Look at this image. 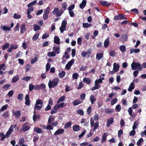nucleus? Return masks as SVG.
I'll return each mask as SVG.
<instances>
[{
	"instance_id": "41",
	"label": "nucleus",
	"mask_w": 146,
	"mask_h": 146,
	"mask_svg": "<svg viewBox=\"0 0 146 146\" xmlns=\"http://www.w3.org/2000/svg\"><path fill=\"white\" fill-rule=\"evenodd\" d=\"M139 124V122L138 121H136L134 123L133 125L132 129H136L137 127L138 126Z\"/></svg>"
},
{
	"instance_id": "23",
	"label": "nucleus",
	"mask_w": 146,
	"mask_h": 146,
	"mask_svg": "<svg viewBox=\"0 0 146 146\" xmlns=\"http://www.w3.org/2000/svg\"><path fill=\"white\" fill-rule=\"evenodd\" d=\"M54 42L58 45L60 43V39L57 36H55L54 38Z\"/></svg>"
},
{
	"instance_id": "14",
	"label": "nucleus",
	"mask_w": 146,
	"mask_h": 146,
	"mask_svg": "<svg viewBox=\"0 0 146 146\" xmlns=\"http://www.w3.org/2000/svg\"><path fill=\"white\" fill-rule=\"evenodd\" d=\"M17 126L16 124L11 125L10 126L7 132V134L10 135L13 131V128Z\"/></svg>"
},
{
	"instance_id": "54",
	"label": "nucleus",
	"mask_w": 146,
	"mask_h": 146,
	"mask_svg": "<svg viewBox=\"0 0 146 146\" xmlns=\"http://www.w3.org/2000/svg\"><path fill=\"white\" fill-rule=\"evenodd\" d=\"M37 3V1L36 0H35L31 2L28 5V7H30L31 6L34 5L36 4Z\"/></svg>"
},
{
	"instance_id": "26",
	"label": "nucleus",
	"mask_w": 146,
	"mask_h": 146,
	"mask_svg": "<svg viewBox=\"0 0 146 146\" xmlns=\"http://www.w3.org/2000/svg\"><path fill=\"white\" fill-rule=\"evenodd\" d=\"M1 28L2 29L4 30L5 31H10L11 29L10 28L6 26L5 25H2L1 26Z\"/></svg>"
},
{
	"instance_id": "63",
	"label": "nucleus",
	"mask_w": 146,
	"mask_h": 146,
	"mask_svg": "<svg viewBox=\"0 0 146 146\" xmlns=\"http://www.w3.org/2000/svg\"><path fill=\"white\" fill-rule=\"evenodd\" d=\"M69 13L71 17H73L74 15V13L73 10H68Z\"/></svg>"
},
{
	"instance_id": "61",
	"label": "nucleus",
	"mask_w": 146,
	"mask_h": 146,
	"mask_svg": "<svg viewBox=\"0 0 146 146\" xmlns=\"http://www.w3.org/2000/svg\"><path fill=\"white\" fill-rule=\"evenodd\" d=\"M115 110L117 112H119L121 110V106L120 104L117 105L115 108Z\"/></svg>"
},
{
	"instance_id": "62",
	"label": "nucleus",
	"mask_w": 146,
	"mask_h": 146,
	"mask_svg": "<svg viewBox=\"0 0 146 146\" xmlns=\"http://www.w3.org/2000/svg\"><path fill=\"white\" fill-rule=\"evenodd\" d=\"M8 105L7 104H6L4 106H3L1 108L0 110V111H3L5 110H6L8 108Z\"/></svg>"
},
{
	"instance_id": "33",
	"label": "nucleus",
	"mask_w": 146,
	"mask_h": 146,
	"mask_svg": "<svg viewBox=\"0 0 146 146\" xmlns=\"http://www.w3.org/2000/svg\"><path fill=\"white\" fill-rule=\"evenodd\" d=\"M90 100L91 104H93L96 100V98H95L94 95H91L90 96Z\"/></svg>"
},
{
	"instance_id": "49",
	"label": "nucleus",
	"mask_w": 146,
	"mask_h": 146,
	"mask_svg": "<svg viewBox=\"0 0 146 146\" xmlns=\"http://www.w3.org/2000/svg\"><path fill=\"white\" fill-rule=\"evenodd\" d=\"M46 129L48 130H52L53 129V127L51 124H49L46 126Z\"/></svg>"
},
{
	"instance_id": "21",
	"label": "nucleus",
	"mask_w": 146,
	"mask_h": 146,
	"mask_svg": "<svg viewBox=\"0 0 146 146\" xmlns=\"http://www.w3.org/2000/svg\"><path fill=\"white\" fill-rule=\"evenodd\" d=\"M83 82L87 84H90L92 80L89 78H83Z\"/></svg>"
},
{
	"instance_id": "60",
	"label": "nucleus",
	"mask_w": 146,
	"mask_h": 146,
	"mask_svg": "<svg viewBox=\"0 0 146 146\" xmlns=\"http://www.w3.org/2000/svg\"><path fill=\"white\" fill-rule=\"evenodd\" d=\"M0 137H1L0 140L1 141H3V140L5 138L3 133L1 132L0 133Z\"/></svg>"
},
{
	"instance_id": "46",
	"label": "nucleus",
	"mask_w": 146,
	"mask_h": 146,
	"mask_svg": "<svg viewBox=\"0 0 146 146\" xmlns=\"http://www.w3.org/2000/svg\"><path fill=\"white\" fill-rule=\"evenodd\" d=\"M48 56L49 57H54L56 56L55 52L53 51L48 52Z\"/></svg>"
},
{
	"instance_id": "30",
	"label": "nucleus",
	"mask_w": 146,
	"mask_h": 146,
	"mask_svg": "<svg viewBox=\"0 0 146 146\" xmlns=\"http://www.w3.org/2000/svg\"><path fill=\"white\" fill-rule=\"evenodd\" d=\"M135 88V86L134 83L133 82H131L130 86V87L128 88V90L130 92L132 91V90L133 89Z\"/></svg>"
},
{
	"instance_id": "44",
	"label": "nucleus",
	"mask_w": 146,
	"mask_h": 146,
	"mask_svg": "<svg viewBox=\"0 0 146 146\" xmlns=\"http://www.w3.org/2000/svg\"><path fill=\"white\" fill-rule=\"evenodd\" d=\"M143 139L142 138H140L137 143V145L138 146H141L142 142L143 141Z\"/></svg>"
},
{
	"instance_id": "53",
	"label": "nucleus",
	"mask_w": 146,
	"mask_h": 146,
	"mask_svg": "<svg viewBox=\"0 0 146 146\" xmlns=\"http://www.w3.org/2000/svg\"><path fill=\"white\" fill-rule=\"evenodd\" d=\"M84 84L82 82H80L79 83L78 86L77 87V89H81L82 88V87H84Z\"/></svg>"
},
{
	"instance_id": "18",
	"label": "nucleus",
	"mask_w": 146,
	"mask_h": 146,
	"mask_svg": "<svg viewBox=\"0 0 146 146\" xmlns=\"http://www.w3.org/2000/svg\"><path fill=\"white\" fill-rule=\"evenodd\" d=\"M34 131H36L37 133H41L43 132L42 130L40 128L37 127H35L34 128Z\"/></svg>"
},
{
	"instance_id": "40",
	"label": "nucleus",
	"mask_w": 146,
	"mask_h": 146,
	"mask_svg": "<svg viewBox=\"0 0 146 146\" xmlns=\"http://www.w3.org/2000/svg\"><path fill=\"white\" fill-rule=\"evenodd\" d=\"M9 45V43H6L2 47V49L3 50H6L7 48H8Z\"/></svg>"
},
{
	"instance_id": "58",
	"label": "nucleus",
	"mask_w": 146,
	"mask_h": 146,
	"mask_svg": "<svg viewBox=\"0 0 146 146\" xmlns=\"http://www.w3.org/2000/svg\"><path fill=\"white\" fill-rule=\"evenodd\" d=\"M91 26V24H88L87 23H83V26L84 28H87L90 27Z\"/></svg>"
},
{
	"instance_id": "8",
	"label": "nucleus",
	"mask_w": 146,
	"mask_h": 146,
	"mask_svg": "<svg viewBox=\"0 0 146 146\" xmlns=\"http://www.w3.org/2000/svg\"><path fill=\"white\" fill-rule=\"evenodd\" d=\"M12 114L13 115H15L17 118L18 119L21 116V111L20 110H17L16 111H12Z\"/></svg>"
},
{
	"instance_id": "57",
	"label": "nucleus",
	"mask_w": 146,
	"mask_h": 146,
	"mask_svg": "<svg viewBox=\"0 0 146 146\" xmlns=\"http://www.w3.org/2000/svg\"><path fill=\"white\" fill-rule=\"evenodd\" d=\"M35 86L33 85V84H30L29 86V90L30 91H32L33 90V89L35 90Z\"/></svg>"
},
{
	"instance_id": "16",
	"label": "nucleus",
	"mask_w": 146,
	"mask_h": 146,
	"mask_svg": "<svg viewBox=\"0 0 146 146\" xmlns=\"http://www.w3.org/2000/svg\"><path fill=\"white\" fill-rule=\"evenodd\" d=\"M26 25L24 24H22L21 25L20 28L21 33L23 34L26 31Z\"/></svg>"
},
{
	"instance_id": "51",
	"label": "nucleus",
	"mask_w": 146,
	"mask_h": 146,
	"mask_svg": "<svg viewBox=\"0 0 146 146\" xmlns=\"http://www.w3.org/2000/svg\"><path fill=\"white\" fill-rule=\"evenodd\" d=\"M109 55L112 57H114L116 55L115 52L114 50H111L109 53Z\"/></svg>"
},
{
	"instance_id": "52",
	"label": "nucleus",
	"mask_w": 146,
	"mask_h": 146,
	"mask_svg": "<svg viewBox=\"0 0 146 146\" xmlns=\"http://www.w3.org/2000/svg\"><path fill=\"white\" fill-rule=\"evenodd\" d=\"M65 99V97L63 96L60 97L57 100V103H60L61 102H62Z\"/></svg>"
},
{
	"instance_id": "32",
	"label": "nucleus",
	"mask_w": 146,
	"mask_h": 146,
	"mask_svg": "<svg viewBox=\"0 0 146 146\" xmlns=\"http://www.w3.org/2000/svg\"><path fill=\"white\" fill-rule=\"evenodd\" d=\"M19 79V76L17 75L14 76L12 79V82L13 83H15Z\"/></svg>"
},
{
	"instance_id": "15",
	"label": "nucleus",
	"mask_w": 146,
	"mask_h": 146,
	"mask_svg": "<svg viewBox=\"0 0 146 146\" xmlns=\"http://www.w3.org/2000/svg\"><path fill=\"white\" fill-rule=\"evenodd\" d=\"M113 70L115 72H117L119 68V64H117L115 62L113 64Z\"/></svg>"
},
{
	"instance_id": "5",
	"label": "nucleus",
	"mask_w": 146,
	"mask_h": 146,
	"mask_svg": "<svg viewBox=\"0 0 146 146\" xmlns=\"http://www.w3.org/2000/svg\"><path fill=\"white\" fill-rule=\"evenodd\" d=\"M28 123L26 122L23 125V128L20 130V132H25L30 129V127L28 125Z\"/></svg>"
},
{
	"instance_id": "31",
	"label": "nucleus",
	"mask_w": 146,
	"mask_h": 146,
	"mask_svg": "<svg viewBox=\"0 0 146 146\" xmlns=\"http://www.w3.org/2000/svg\"><path fill=\"white\" fill-rule=\"evenodd\" d=\"M86 1L85 0H83L82 1V3L80 5V8L82 9H83L86 5Z\"/></svg>"
},
{
	"instance_id": "59",
	"label": "nucleus",
	"mask_w": 146,
	"mask_h": 146,
	"mask_svg": "<svg viewBox=\"0 0 146 146\" xmlns=\"http://www.w3.org/2000/svg\"><path fill=\"white\" fill-rule=\"evenodd\" d=\"M25 142V140L24 138H21L20 139L19 141V143L20 145H21Z\"/></svg>"
},
{
	"instance_id": "37",
	"label": "nucleus",
	"mask_w": 146,
	"mask_h": 146,
	"mask_svg": "<svg viewBox=\"0 0 146 146\" xmlns=\"http://www.w3.org/2000/svg\"><path fill=\"white\" fill-rule=\"evenodd\" d=\"M41 27H40L38 25H34L33 27V29L34 31H38L40 29Z\"/></svg>"
},
{
	"instance_id": "20",
	"label": "nucleus",
	"mask_w": 146,
	"mask_h": 146,
	"mask_svg": "<svg viewBox=\"0 0 146 146\" xmlns=\"http://www.w3.org/2000/svg\"><path fill=\"white\" fill-rule=\"evenodd\" d=\"M100 3L102 5L105 7H108L110 5V3L108 2L107 1H100Z\"/></svg>"
},
{
	"instance_id": "35",
	"label": "nucleus",
	"mask_w": 146,
	"mask_h": 146,
	"mask_svg": "<svg viewBox=\"0 0 146 146\" xmlns=\"http://www.w3.org/2000/svg\"><path fill=\"white\" fill-rule=\"evenodd\" d=\"M119 49L122 52H124L126 50V47L125 45H122L119 46Z\"/></svg>"
},
{
	"instance_id": "22",
	"label": "nucleus",
	"mask_w": 146,
	"mask_h": 146,
	"mask_svg": "<svg viewBox=\"0 0 146 146\" xmlns=\"http://www.w3.org/2000/svg\"><path fill=\"white\" fill-rule=\"evenodd\" d=\"M127 35H123L121 37V40L122 42H124L127 40Z\"/></svg>"
},
{
	"instance_id": "19",
	"label": "nucleus",
	"mask_w": 146,
	"mask_h": 146,
	"mask_svg": "<svg viewBox=\"0 0 146 146\" xmlns=\"http://www.w3.org/2000/svg\"><path fill=\"white\" fill-rule=\"evenodd\" d=\"M110 38H108L104 41V47L107 48L110 44Z\"/></svg>"
},
{
	"instance_id": "2",
	"label": "nucleus",
	"mask_w": 146,
	"mask_h": 146,
	"mask_svg": "<svg viewBox=\"0 0 146 146\" xmlns=\"http://www.w3.org/2000/svg\"><path fill=\"white\" fill-rule=\"evenodd\" d=\"M60 81V80L58 78L52 79V81L50 80L48 83L49 88L50 89L52 88H54L56 86Z\"/></svg>"
},
{
	"instance_id": "1",
	"label": "nucleus",
	"mask_w": 146,
	"mask_h": 146,
	"mask_svg": "<svg viewBox=\"0 0 146 146\" xmlns=\"http://www.w3.org/2000/svg\"><path fill=\"white\" fill-rule=\"evenodd\" d=\"M132 70H135L136 68L138 70L134 71L133 72V75L134 77H136L139 73V71H141L143 69V68L141 64L138 62H133L131 65Z\"/></svg>"
},
{
	"instance_id": "11",
	"label": "nucleus",
	"mask_w": 146,
	"mask_h": 146,
	"mask_svg": "<svg viewBox=\"0 0 146 146\" xmlns=\"http://www.w3.org/2000/svg\"><path fill=\"white\" fill-rule=\"evenodd\" d=\"M114 122L113 118V117H110L107 120V122L106 124V126L107 127H110V125L112 124Z\"/></svg>"
},
{
	"instance_id": "56",
	"label": "nucleus",
	"mask_w": 146,
	"mask_h": 146,
	"mask_svg": "<svg viewBox=\"0 0 146 146\" xmlns=\"http://www.w3.org/2000/svg\"><path fill=\"white\" fill-rule=\"evenodd\" d=\"M39 139V137L38 136L37 137L34 136L33 138V141L34 143V144H35L36 142L38 141Z\"/></svg>"
},
{
	"instance_id": "38",
	"label": "nucleus",
	"mask_w": 146,
	"mask_h": 146,
	"mask_svg": "<svg viewBox=\"0 0 146 146\" xmlns=\"http://www.w3.org/2000/svg\"><path fill=\"white\" fill-rule=\"evenodd\" d=\"M40 116L38 115H36L34 114L33 116V120L34 121H35L36 120L40 118Z\"/></svg>"
},
{
	"instance_id": "45",
	"label": "nucleus",
	"mask_w": 146,
	"mask_h": 146,
	"mask_svg": "<svg viewBox=\"0 0 146 146\" xmlns=\"http://www.w3.org/2000/svg\"><path fill=\"white\" fill-rule=\"evenodd\" d=\"M72 125V122L71 121H69L68 122H67L66 124H65L64 127V129L70 127Z\"/></svg>"
},
{
	"instance_id": "10",
	"label": "nucleus",
	"mask_w": 146,
	"mask_h": 146,
	"mask_svg": "<svg viewBox=\"0 0 146 146\" xmlns=\"http://www.w3.org/2000/svg\"><path fill=\"white\" fill-rule=\"evenodd\" d=\"M65 130L64 129H58L54 133V135H58L63 134Z\"/></svg>"
},
{
	"instance_id": "24",
	"label": "nucleus",
	"mask_w": 146,
	"mask_h": 146,
	"mask_svg": "<svg viewBox=\"0 0 146 146\" xmlns=\"http://www.w3.org/2000/svg\"><path fill=\"white\" fill-rule=\"evenodd\" d=\"M82 102L79 99H77L73 102V104L74 106L78 105V104H80Z\"/></svg>"
},
{
	"instance_id": "13",
	"label": "nucleus",
	"mask_w": 146,
	"mask_h": 146,
	"mask_svg": "<svg viewBox=\"0 0 146 146\" xmlns=\"http://www.w3.org/2000/svg\"><path fill=\"white\" fill-rule=\"evenodd\" d=\"M49 12V10H45L43 15V19L44 20H46L48 17V14Z\"/></svg>"
},
{
	"instance_id": "43",
	"label": "nucleus",
	"mask_w": 146,
	"mask_h": 146,
	"mask_svg": "<svg viewBox=\"0 0 146 146\" xmlns=\"http://www.w3.org/2000/svg\"><path fill=\"white\" fill-rule=\"evenodd\" d=\"M60 30L61 33H62L63 32L66 30V26H64L61 25L59 28Z\"/></svg>"
},
{
	"instance_id": "12",
	"label": "nucleus",
	"mask_w": 146,
	"mask_h": 146,
	"mask_svg": "<svg viewBox=\"0 0 146 146\" xmlns=\"http://www.w3.org/2000/svg\"><path fill=\"white\" fill-rule=\"evenodd\" d=\"M114 111V110L112 108H106L105 109V111L107 114H111L113 113Z\"/></svg>"
},
{
	"instance_id": "28",
	"label": "nucleus",
	"mask_w": 146,
	"mask_h": 146,
	"mask_svg": "<svg viewBox=\"0 0 146 146\" xmlns=\"http://www.w3.org/2000/svg\"><path fill=\"white\" fill-rule=\"evenodd\" d=\"M130 54H132L134 52H135V53H138L140 52V50L139 48H137L135 49H134L133 48H131L130 50Z\"/></svg>"
},
{
	"instance_id": "42",
	"label": "nucleus",
	"mask_w": 146,
	"mask_h": 146,
	"mask_svg": "<svg viewBox=\"0 0 146 146\" xmlns=\"http://www.w3.org/2000/svg\"><path fill=\"white\" fill-rule=\"evenodd\" d=\"M33 10H28L27 12V14L28 18L29 19H31L32 18V15L30 14V13L31 11H33Z\"/></svg>"
},
{
	"instance_id": "3",
	"label": "nucleus",
	"mask_w": 146,
	"mask_h": 146,
	"mask_svg": "<svg viewBox=\"0 0 146 146\" xmlns=\"http://www.w3.org/2000/svg\"><path fill=\"white\" fill-rule=\"evenodd\" d=\"M43 104L42 101L40 99H37L35 106L34 109L37 110H40L42 107V105Z\"/></svg>"
},
{
	"instance_id": "55",
	"label": "nucleus",
	"mask_w": 146,
	"mask_h": 146,
	"mask_svg": "<svg viewBox=\"0 0 146 146\" xmlns=\"http://www.w3.org/2000/svg\"><path fill=\"white\" fill-rule=\"evenodd\" d=\"M117 101V99L116 98H114L112 100L111 102V105H113L114 104L116 103Z\"/></svg>"
},
{
	"instance_id": "64",
	"label": "nucleus",
	"mask_w": 146,
	"mask_h": 146,
	"mask_svg": "<svg viewBox=\"0 0 146 146\" xmlns=\"http://www.w3.org/2000/svg\"><path fill=\"white\" fill-rule=\"evenodd\" d=\"M50 66L51 65L49 63H47L46 66V72L50 70Z\"/></svg>"
},
{
	"instance_id": "25",
	"label": "nucleus",
	"mask_w": 146,
	"mask_h": 146,
	"mask_svg": "<svg viewBox=\"0 0 146 146\" xmlns=\"http://www.w3.org/2000/svg\"><path fill=\"white\" fill-rule=\"evenodd\" d=\"M103 56V54L102 53H98L96 55V58L98 60H100Z\"/></svg>"
},
{
	"instance_id": "9",
	"label": "nucleus",
	"mask_w": 146,
	"mask_h": 146,
	"mask_svg": "<svg viewBox=\"0 0 146 146\" xmlns=\"http://www.w3.org/2000/svg\"><path fill=\"white\" fill-rule=\"evenodd\" d=\"M25 99V104L26 105L29 106H30L31 104V101L30 100L29 96L28 94H27L26 96Z\"/></svg>"
},
{
	"instance_id": "34",
	"label": "nucleus",
	"mask_w": 146,
	"mask_h": 146,
	"mask_svg": "<svg viewBox=\"0 0 146 146\" xmlns=\"http://www.w3.org/2000/svg\"><path fill=\"white\" fill-rule=\"evenodd\" d=\"M80 127L79 125H75L73 126V129L75 131H78L80 130Z\"/></svg>"
},
{
	"instance_id": "27",
	"label": "nucleus",
	"mask_w": 146,
	"mask_h": 146,
	"mask_svg": "<svg viewBox=\"0 0 146 146\" xmlns=\"http://www.w3.org/2000/svg\"><path fill=\"white\" fill-rule=\"evenodd\" d=\"M55 117L54 116L50 115L48 119V123L50 124L54 120Z\"/></svg>"
},
{
	"instance_id": "48",
	"label": "nucleus",
	"mask_w": 146,
	"mask_h": 146,
	"mask_svg": "<svg viewBox=\"0 0 146 146\" xmlns=\"http://www.w3.org/2000/svg\"><path fill=\"white\" fill-rule=\"evenodd\" d=\"M99 127V123L98 122H96L94 125V127L93 129V131H95Z\"/></svg>"
},
{
	"instance_id": "36",
	"label": "nucleus",
	"mask_w": 146,
	"mask_h": 146,
	"mask_svg": "<svg viewBox=\"0 0 146 146\" xmlns=\"http://www.w3.org/2000/svg\"><path fill=\"white\" fill-rule=\"evenodd\" d=\"M2 116L4 117L5 118H7L9 116V112L7 111H6L5 113L2 115Z\"/></svg>"
},
{
	"instance_id": "7",
	"label": "nucleus",
	"mask_w": 146,
	"mask_h": 146,
	"mask_svg": "<svg viewBox=\"0 0 146 146\" xmlns=\"http://www.w3.org/2000/svg\"><path fill=\"white\" fill-rule=\"evenodd\" d=\"M60 10H54L52 12L54 15H55L57 17L60 16L62 14V13L61 11V10L60 11H59Z\"/></svg>"
},
{
	"instance_id": "50",
	"label": "nucleus",
	"mask_w": 146,
	"mask_h": 146,
	"mask_svg": "<svg viewBox=\"0 0 146 146\" xmlns=\"http://www.w3.org/2000/svg\"><path fill=\"white\" fill-rule=\"evenodd\" d=\"M6 66H5V63H3L2 64L0 65V70L2 69L4 70L6 69Z\"/></svg>"
},
{
	"instance_id": "6",
	"label": "nucleus",
	"mask_w": 146,
	"mask_h": 146,
	"mask_svg": "<svg viewBox=\"0 0 146 146\" xmlns=\"http://www.w3.org/2000/svg\"><path fill=\"white\" fill-rule=\"evenodd\" d=\"M74 61L75 60L74 59H73L68 62L65 66V68L67 70H70L72 66L74 63Z\"/></svg>"
},
{
	"instance_id": "29",
	"label": "nucleus",
	"mask_w": 146,
	"mask_h": 146,
	"mask_svg": "<svg viewBox=\"0 0 146 146\" xmlns=\"http://www.w3.org/2000/svg\"><path fill=\"white\" fill-rule=\"evenodd\" d=\"M53 49L54 50V52H55V54H58L60 52V48L59 46L56 48H55L54 46L53 47Z\"/></svg>"
},
{
	"instance_id": "4",
	"label": "nucleus",
	"mask_w": 146,
	"mask_h": 146,
	"mask_svg": "<svg viewBox=\"0 0 146 146\" xmlns=\"http://www.w3.org/2000/svg\"><path fill=\"white\" fill-rule=\"evenodd\" d=\"M46 85L44 83H42L40 85H35V90H44L46 88Z\"/></svg>"
},
{
	"instance_id": "17",
	"label": "nucleus",
	"mask_w": 146,
	"mask_h": 146,
	"mask_svg": "<svg viewBox=\"0 0 146 146\" xmlns=\"http://www.w3.org/2000/svg\"><path fill=\"white\" fill-rule=\"evenodd\" d=\"M108 136L107 133H104L102 137V139L101 142L102 143L105 142L107 139V137Z\"/></svg>"
},
{
	"instance_id": "47",
	"label": "nucleus",
	"mask_w": 146,
	"mask_h": 146,
	"mask_svg": "<svg viewBox=\"0 0 146 146\" xmlns=\"http://www.w3.org/2000/svg\"><path fill=\"white\" fill-rule=\"evenodd\" d=\"M39 35V34L38 33H35L33 36L32 39L34 41L36 40L38 38Z\"/></svg>"
},
{
	"instance_id": "39",
	"label": "nucleus",
	"mask_w": 146,
	"mask_h": 146,
	"mask_svg": "<svg viewBox=\"0 0 146 146\" xmlns=\"http://www.w3.org/2000/svg\"><path fill=\"white\" fill-rule=\"evenodd\" d=\"M65 74V72L64 71H62L59 73L58 76L60 78H62L64 76Z\"/></svg>"
}]
</instances>
